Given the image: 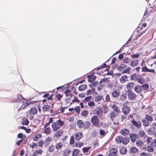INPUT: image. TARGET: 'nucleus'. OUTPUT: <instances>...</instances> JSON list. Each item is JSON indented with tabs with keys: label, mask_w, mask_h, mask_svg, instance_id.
Here are the masks:
<instances>
[{
	"label": "nucleus",
	"mask_w": 156,
	"mask_h": 156,
	"mask_svg": "<svg viewBox=\"0 0 156 156\" xmlns=\"http://www.w3.org/2000/svg\"><path fill=\"white\" fill-rule=\"evenodd\" d=\"M71 151L68 148L64 150L62 154L63 156H68L71 153Z\"/></svg>",
	"instance_id": "28"
},
{
	"label": "nucleus",
	"mask_w": 156,
	"mask_h": 156,
	"mask_svg": "<svg viewBox=\"0 0 156 156\" xmlns=\"http://www.w3.org/2000/svg\"><path fill=\"white\" fill-rule=\"evenodd\" d=\"M137 80L138 82L141 84H143L145 82L144 79L141 77H138Z\"/></svg>",
	"instance_id": "50"
},
{
	"label": "nucleus",
	"mask_w": 156,
	"mask_h": 156,
	"mask_svg": "<svg viewBox=\"0 0 156 156\" xmlns=\"http://www.w3.org/2000/svg\"><path fill=\"white\" fill-rule=\"evenodd\" d=\"M134 85L135 84L134 82H131L128 83L126 85V88L127 89V91L132 90L131 89L133 88Z\"/></svg>",
	"instance_id": "15"
},
{
	"label": "nucleus",
	"mask_w": 156,
	"mask_h": 156,
	"mask_svg": "<svg viewBox=\"0 0 156 156\" xmlns=\"http://www.w3.org/2000/svg\"><path fill=\"white\" fill-rule=\"evenodd\" d=\"M54 146L53 145H51L48 147V151L50 153H51L54 151Z\"/></svg>",
	"instance_id": "44"
},
{
	"label": "nucleus",
	"mask_w": 156,
	"mask_h": 156,
	"mask_svg": "<svg viewBox=\"0 0 156 156\" xmlns=\"http://www.w3.org/2000/svg\"><path fill=\"white\" fill-rule=\"evenodd\" d=\"M37 112V109L35 108H32L29 111V114L30 115H33L36 114Z\"/></svg>",
	"instance_id": "23"
},
{
	"label": "nucleus",
	"mask_w": 156,
	"mask_h": 156,
	"mask_svg": "<svg viewBox=\"0 0 156 156\" xmlns=\"http://www.w3.org/2000/svg\"><path fill=\"white\" fill-rule=\"evenodd\" d=\"M129 152L132 154H134L138 151V149L135 147H133L130 148Z\"/></svg>",
	"instance_id": "38"
},
{
	"label": "nucleus",
	"mask_w": 156,
	"mask_h": 156,
	"mask_svg": "<svg viewBox=\"0 0 156 156\" xmlns=\"http://www.w3.org/2000/svg\"><path fill=\"white\" fill-rule=\"evenodd\" d=\"M156 129V124L153 123L152 124V127L148 130V134L150 135H153Z\"/></svg>",
	"instance_id": "9"
},
{
	"label": "nucleus",
	"mask_w": 156,
	"mask_h": 156,
	"mask_svg": "<svg viewBox=\"0 0 156 156\" xmlns=\"http://www.w3.org/2000/svg\"><path fill=\"white\" fill-rule=\"evenodd\" d=\"M87 88V86L85 84H83L79 87L78 89L80 91H83L85 90Z\"/></svg>",
	"instance_id": "45"
},
{
	"label": "nucleus",
	"mask_w": 156,
	"mask_h": 156,
	"mask_svg": "<svg viewBox=\"0 0 156 156\" xmlns=\"http://www.w3.org/2000/svg\"><path fill=\"white\" fill-rule=\"evenodd\" d=\"M141 87L144 90H146L149 88V86L147 83H145L143 85L141 86Z\"/></svg>",
	"instance_id": "54"
},
{
	"label": "nucleus",
	"mask_w": 156,
	"mask_h": 156,
	"mask_svg": "<svg viewBox=\"0 0 156 156\" xmlns=\"http://www.w3.org/2000/svg\"><path fill=\"white\" fill-rule=\"evenodd\" d=\"M80 152V150L78 149H74L72 153V156H77L78 155Z\"/></svg>",
	"instance_id": "37"
},
{
	"label": "nucleus",
	"mask_w": 156,
	"mask_h": 156,
	"mask_svg": "<svg viewBox=\"0 0 156 156\" xmlns=\"http://www.w3.org/2000/svg\"><path fill=\"white\" fill-rule=\"evenodd\" d=\"M118 151L115 148H112L110 149L109 151V154L108 156H117Z\"/></svg>",
	"instance_id": "6"
},
{
	"label": "nucleus",
	"mask_w": 156,
	"mask_h": 156,
	"mask_svg": "<svg viewBox=\"0 0 156 156\" xmlns=\"http://www.w3.org/2000/svg\"><path fill=\"white\" fill-rule=\"evenodd\" d=\"M137 136H138V138L140 137L144 139L147 137V135L145 132L142 131H139Z\"/></svg>",
	"instance_id": "16"
},
{
	"label": "nucleus",
	"mask_w": 156,
	"mask_h": 156,
	"mask_svg": "<svg viewBox=\"0 0 156 156\" xmlns=\"http://www.w3.org/2000/svg\"><path fill=\"white\" fill-rule=\"evenodd\" d=\"M95 114L97 115V116L101 117L102 116V109L99 106L96 107L94 109Z\"/></svg>",
	"instance_id": "7"
},
{
	"label": "nucleus",
	"mask_w": 156,
	"mask_h": 156,
	"mask_svg": "<svg viewBox=\"0 0 156 156\" xmlns=\"http://www.w3.org/2000/svg\"><path fill=\"white\" fill-rule=\"evenodd\" d=\"M143 144V141L139 139L137 140L136 141V145L138 147H141Z\"/></svg>",
	"instance_id": "42"
},
{
	"label": "nucleus",
	"mask_w": 156,
	"mask_h": 156,
	"mask_svg": "<svg viewBox=\"0 0 156 156\" xmlns=\"http://www.w3.org/2000/svg\"><path fill=\"white\" fill-rule=\"evenodd\" d=\"M128 78V77L127 76L124 75L120 78V82L122 83H124L127 80Z\"/></svg>",
	"instance_id": "27"
},
{
	"label": "nucleus",
	"mask_w": 156,
	"mask_h": 156,
	"mask_svg": "<svg viewBox=\"0 0 156 156\" xmlns=\"http://www.w3.org/2000/svg\"><path fill=\"white\" fill-rule=\"evenodd\" d=\"M63 146V144L62 142H59L56 144L55 147L56 150H60L62 148Z\"/></svg>",
	"instance_id": "29"
},
{
	"label": "nucleus",
	"mask_w": 156,
	"mask_h": 156,
	"mask_svg": "<svg viewBox=\"0 0 156 156\" xmlns=\"http://www.w3.org/2000/svg\"><path fill=\"white\" fill-rule=\"evenodd\" d=\"M95 89L94 88H92L88 90L87 92V95H90L91 94H92L95 91Z\"/></svg>",
	"instance_id": "52"
},
{
	"label": "nucleus",
	"mask_w": 156,
	"mask_h": 156,
	"mask_svg": "<svg viewBox=\"0 0 156 156\" xmlns=\"http://www.w3.org/2000/svg\"><path fill=\"white\" fill-rule=\"evenodd\" d=\"M91 123L89 121H85L83 122V128L84 129H88L90 126Z\"/></svg>",
	"instance_id": "19"
},
{
	"label": "nucleus",
	"mask_w": 156,
	"mask_h": 156,
	"mask_svg": "<svg viewBox=\"0 0 156 156\" xmlns=\"http://www.w3.org/2000/svg\"><path fill=\"white\" fill-rule=\"evenodd\" d=\"M117 115L115 112H111L110 114V119L112 121H113L114 119L116 117Z\"/></svg>",
	"instance_id": "33"
},
{
	"label": "nucleus",
	"mask_w": 156,
	"mask_h": 156,
	"mask_svg": "<svg viewBox=\"0 0 156 156\" xmlns=\"http://www.w3.org/2000/svg\"><path fill=\"white\" fill-rule=\"evenodd\" d=\"M139 63V61L138 60L135 59L132 60L130 63V65L132 67L136 66Z\"/></svg>",
	"instance_id": "31"
},
{
	"label": "nucleus",
	"mask_w": 156,
	"mask_h": 156,
	"mask_svg": "<svg viewBox=\"0 0 156 156\" xmlns=\"http://www.w3.org/2000/svg\"><path fill=\"white\" fill-rule=\"evenodd\" d=\"M92 123L95 126L97 127L99 124V120L98 117L96 115L93 116L91 119Z\"/></svg>",
	"instance_id": "4"
},
{
	"label": "nucleus",
	"mask_w": 156,
	"mask_h": 156,
	"mask_svg": "<svg viewBox=\"0 0 156 156\" xmlns=\"http://www.w3.org/2000/svg\"><path fill=\"white\" fill-rule=\"evenodd\" d=\"M51 141V138L50 137H48L44 141V144L45 147L48 146Z\"/></svg>",
	"instance_id": "21"
},
{
	"label": "nucleus",
	"mask_w": 156,
	"mask_h": 156,
	"mask_svg": "<svg viewBox=\"0 0 156 156\" xmlns=\"http://www.w3.org/2000/svg\"><path fill=\"white\" fill-rule=\"evenodd\" d=\"M67 107H63L62 106H60V108H59V110H60V112H59V113H63L64 112L66 108L67 109Z\"/></svg>",
	"instance_id": "63"
},
{
	"label": "nucleus",
	"mask_w": 156,
	"mask_h": 156,
	"mask_svg": "<svg viewBox=\"0 0 156 156\" xmlns=\"http://www.w3.org/2000/svg\"><path fill=\"white\" fill-rule=\"evenodd\" d=\"M145 119L147 121H149L151 122H152L153 120V119L152 117L148 115H146Z\"/></svg>",
	"instance_id": "53"
},
{
	"label": "nucleus",
	"mask_w": 156,
	"mask_h": 156,
	"mask_svg": "<svg viewBox=\"0 0 156 156\" xmlns=\"http://www.w3.org/2000/svg\"><path fill=\"white\" fill-rule=\"evenodd\" d=\"M130 138L132 142H134L137 138L136 135L134 133H131L129 135Z\"/></svg>",
	"instance_id": "22"
},
{
	"label": "nucleus",
	"mask_w": 156,
	"mask_h": 156,
	"mask_svg": "<svg viewBox=\"0 0 156 156\" xmlns=\"http://www.w3.org/2000/svg\"><path fill=\"white\" fill-rule=\"evenodd\" d=\"M109 81L108 78H105L103 79H102L99 82V84L102 86V87H104L106 84V83H108Z\"/></svg>",
	"instance_id": "14"
},
{
	"label": "nucleus",
	"mask_w": 156,
	"mask_h": 156,
	"mask_svg": "<svg viewBox=\"0 0 156 156\" xmlns=\"http://www.w3.org/2000/svg\"><path fill=\"white\" fill-rule=\"evenodd\" d=\"M89 114V112L88 110H85L82 111L81 113V115L84 117H86Z\"/></svg>",
	"instance_id": "39"
},
{
	"label": "nucleus",
	"mask_w": 156,
	"mask_h": 156,
	"mask_svg": "<svg viewBox=\"0 0 156 156\" xmlns=\"http://www.w3.org/2000/svg\"><path fill=\"white\" fill-rule=\"evenodd\" d=\"M76 124L79 128H83V122L82 120L80 119L78 120L76 122Z\"/></svg>",
	"instance_id": "25"
},
{
	"label": "nucleus",
	"mask_w": 156,
	"mask_h": 156,
	"mask_svg": "<svg viewBox=\"0 0 156 156\" xmlns=\"http://www.w3.org/2000/svg\"><path fill=\"white\" fill-rule=\"evenodd\" d=\"M134 89L136 92L138 93H141L142 90L141 86L139 85H136Z\"/></svg>",
	"instance_id": "20"
},
{
	"label": "nucleus",
	"mask_w": 156,
	"mask_h": 156,
	"mask_svg": "<svg viewBox=\"0 0 156 156\" xmlns=\"http://www.w3.org/2000/svg\"><path fill=\"white\" fill-rule=\"evenodd\" d=\"M142 71L144 72H151L152 73H155V71L154 69H149L145 66L143 67L142 68Z\"/></svg>",
	"instance_id": "17"
},
{
	"label": "nucleus",
	"mask_w": 156,
	"mask_h": 156,
	"mask_svg": "<svg viewBox=\"0 0 156 156\" xmlns=\"http://www.w3.org/2000/svg\"><path fill=\"white\" fill-rule=\"evenodd\" d=\"M75 142L74 137L73 136H71L69 144L70 145L73 144Z\"/></svg>",
	"instance_id": "58"
},
{
	"label": "nucleus",
	"mask_w": 156,
	"mask_h": 156,
	"mask_svg": "<svg viewBox=\"0 0 156 156\" xmlns=\"http://www.w3.org/2000/svg\"><path fill=\"white\" fill-rule=\"evenodd\" d=\"M22 124L23 125L27 126L29 124V121L28 120L25 118L23 119Z\"/></svg>",
	"instance_id": "43"
},
{
	"label": "nucleus",
	"mask_w": 156,
	"mask_h": 156,
	"mask_svg": "<svg viewBox=\"0 0 156 156\" xmlns=\"http://www.w3.org/2000/svg\"><path fill=\"white\" fill-rule=\"evenodd\" d=\"M130 112L129 108L126 106H123L122 109V112L125 115H127Z\"/></svg>",
	"instance_id": "13"
},
{
	"label": "nucleus",
	"mask_w": 156,
	"mask_h": 156,
	"mask_svg": "<svg viewBox=\"0 0 156 156\" xmlns=\"http://www.w3.org/2000/svg\"><path fill=\"white\" fill-rule=\"evenodd\" d=\"M120 133L123 136H127L129 133V130L128 129L124 128L121 130Z\"/></svg>",
	"instance_id": "18"
},
{
	"label": "nucleus",
	"mask_w": 156,
	"mask_h": 156,
	"mask_svg": "<svg viewBox=\"0 0 156 156\" xmlns=\"http://www.w3.org/2000/svg\"><path fill=\"white\" fill-rule=\"evenodd\" d=\"M64 124V121H62L61 119H59L53 122L51 125V127L53 131H56L63 126Z\"/></svg>",
	"instance_id": "2"
},
{
	"label": "nucleus",
	"mask_w": 156,
	"mask_h": 156,
	"mask_svg": "<svg viewBox=\"0 0 156 156\" xmlns=\"http://www.w3.org/2000/svg\"><path fill=\"white\" fill-rule=\"evenodd\" d=\"M129 141L130 140L129 137H125L124 138L123 137L122 143L124 145H126L129 142Z\"/></svg>",
	"instance_id": "34"
},
{
	"label": "nucleus",
	"mask_w": 156,
	"mask_h": 156,
	"mask_svg": "<svg viewBox=\"0 0 156 156\" xmlns=\"http://www.w3.org/2000/svg\"><path fill=\"white\" fill-rule=\"evenodd\" d=\"M147 150L148 152H152L154 151V149L152 146H149L147 147Z\"/></svg>",
	"instance_id": "56"
},
{
	"label": "nucleus",
	"mask_w": 156,
	"mask_h": 156,
	"mask_svg": "<svg viewBox=\"0 0 156 156\" xmlns=\"http://www.w3.org/2000/svg\"><path fill=\"white\" fill-rule=\"evenodd\" d=\"M126 98V93L122 94L120 96V99L122 101L125 100Z\"/></svg>",
	"instance_id": "49"
},
{
	"label": "nucleus",
	"mask_w": 156,
	"mask_h": 156,
	"mask_svg": "<svg viewBox=\"0 0 156 156\" xmlns=\"http://www.w3.org/2000/svg\"><path fill=\"white\" fill-rule=\"evenodd\" d=\"M127 96L128 98L130 100H135L136 97V96L135 93L132 90L127 91Z\"/></svg>",
	"instance_id": "5"
},
{
	"label": "nucleus",
	"mask_w": 156,
	"mask_h": 156,
	"mask_svg": "<svg viewBox=\"0 0 156 156\" xmlns=\"http://www.w3.org/2000/svg\"><path fill=\"white\" fill-rule=\"evenodd\" d=\"M65 94L66 97L70 96V97L72 98L73 96V94L71 93V91L69 89L66 90L65 91Z\"/></svg>",
	"instance_id": "41"
},
{
	"label": "nucleus",
	"mask_w": 156,
	"mask_h": 156,
	"mask_svg": "<svg viewBox=\"0 0 156 156\" xmlns=\"http://www.w3.org/2000/svg\"><path fill=\"white\" fill-rule=\"evenodd\" d=\"M127 67V66L125 64H121L119 67L118 69L121 71L122 69H125Z\"/></svg>",
	"instance_id": "51"
},
{
	"label": "nucleus",
	"mask_w": 156,
	"mask_h": 156,
	"mask_svg": "<svg viewBox=\"0 0 156 156\" xmlns=\"http://www.w3.org/2000/svg\"><path fill=\"white\" fill-rule=\"evenodd\" d=\"M103 99V97L102 95H97L95 98L94 101L96 102H100Z\"/></svg>",
	"instance_id": "30"
},
{
	"label": "nucleus",
	"mask_w": 156,
	"mask_h": 156,
	"mask_svg": "<svg viewBox=\"0 0 156 156\" xmlns=\"http://www.w3.org/2000/svg\"><path fill=\"white\" fill-rule=\"evenodd\" d=\"M90 148V147H84L83 149V151L84 153H87L89 150Z\"/></svg>",
	"instance_id": "57"
},
{
	"label": "nucleus",
	"mask_w": 156,
	"mask_h": 156,
	"mask_svg": "<svg viewBox=\"0 0 156 156\" xmlns=\"http://www.w3.org/2000/svg\"><path fill=\"white\" fill-rule=\"evenodd\" d=\"M88 105L91 107H94L95 106V104L94 101H90L88 103Z\"/></svg>",
	"instance_id": "59"
},
{
	"label": "nucleus",
	"mask_w": 156,
	"mask_h": 156,
	"mask_svg": "<svg viewBox=\"0 0 156 156\" xmlns=\"http://www.w3.org/2000/svg\"><path fill=\"white\" fill-rule=\"evenodd\" d=\"M131 60L130 58L127 57H125L123 59V63H128Z\"/></svg>",
	"instance_id": "55"
},
{
	"label": "nucleus",
	"mask_w": 156,
	"mask_h": 156,
	"mask_svg": "<svg viewBox=\"0 0 156 156\" xmlns=\"http://www.w3.org/2000/svg\"><path fill=\"white\" fill-rule=\"evenodd\" d=\"M44 133L47 134H50L51 133V128L50 127H46L45 126H44Z\"/></svg>",
	"instance_id": "32"
},
{
	"label": "nucleus",
	"mask_w": 156,
	"mask_h": 156,
	"mask_svg": "<svg viewBox=\"0 0 156 156\" xmlns=\"http://www.w3.org/2000/svg\"><path fill=\"white\" fill-rule=\"evenodd\" d=\"M91 99L92 97L91 96H89L85 97V98L83 100V101L89 102V101H91Z\"/></svg>",
	"instance_id": "61"
},
{
	"label": "nucleus",
	"mask_w": 156,
	"mask_h": 156,
	"mask_svg": "<svg viewBox=\"0 0 156 156\" xmlns=\"http://www.w3.org/2000/svg\"><path fill=\"white\" fill-rule=\"evenodd\" d=\"M63 96V94H59L56 95L55 99L56 101H60Z\"/></svg>",
	"instance_id": "47"
},
{
	"label": "nucleus",
	"mask_w": 156,
	"mask_h": 156,
	"mask_svg": "<svg viewBox=\"0 0 156 156\" xmlns=\"http://www.w3.org/2000/svg\"><path fill=\"white\" fill-rule=\"evenodd\" d=\"M131 68L130 67H128L126 69L123 70L122 71V73L123 74L125 73H129V72Z\"/></svg>",
	"instance_id": "62"
},
{
	"label": "nucleus",
	"mask_w": 156,
	"mask_h": 156,
	"mask_svg": "<svg viewBox=\"0 0 156 156\" xmlns=\"http://www.w3.org/2000/svg\"><path fill=\"white\" fill-rule=\"evenodd\" d=\"M120 90L118 89H116L114 90L112 93L111 95L114 98L118 97L120 94Z\"/></svg>",
	"instance_id": "11"
},
{
	"label": "nucleus",
	"mask_w": 156,
	"mask_h": 156,
	"mask_svg": "<svg viewBox=\"0 0 156 156\" xmlns=\"http://www.w3.org/2000/svg\"><path fill=\"white\" fill-rule=\"evenodd\" d=\"M83 145V142H76L75 143V146L76 147H80Z\"/></svg>",
	"instance_id": "48"
},
{
	"label": "nucleus",
	"mask_w": 156,
	"mask_h": 156,
	"mask_svg": "<svg viewBox=\"0 0 156 156\" xmlns=\"http://www.w3.org/2000/svg\"><path fill=\"white\" fill-rule=\"evenodd\" d=\"M88 82L90 83H91L94 81L96 79V76L93 75H91L87 76Z\"/></svg>",
	"instance_id": "24"
},
{
	"label": "nucleus",
	"mask_w": 156,
	"mask_h": 156,
	"mask_svg": "<svg viewBox=\"0 0 156 156\" xmlns=\"http://www.w3.org/2000/svg\"><path fill=\"white\" fill-rule=\"evenodd\" d=\"M17 100L16 101V103L18 105L17 107H19L18 111L23 110L25 108L26 106L29 105L30 103L23 101L24 98L21 95L18 94L16 96Z\"/></svg>",
	"instance_id": "1"
},
{
	"label": "nucleus",
	"mask_w": 156,
	"mask_h": 156,
	"mask_svg": "<svg viewBox=\"0 0 156 156\" xmlns=\"http://www.w3.org/2000/svg\"><path fill=\"white\" fill-rule=\"evenodd\" d=\"M42 135L41 134H37L35 135V136L33 137V139L34 141H37L39 139L41 138Z\"/></svg>",
	"instance_id": "36"
},
{
	"label": "nucleus",
	"mask_w": 156,
	"mask_h": 156,
	"mask_svg": "<svg viewBox=\"0 0 156 156\" xmlns=\"http://www.w3.org/2000/svg\"><path fill=\"white\" fill-rule=\"evenodd\" d=\"M83 137V134L82 132H79L76 133L75 135L76 140L79 141Z\"/></svg>",
	"instance_id": "10"
},
{
	"label": "nucleus",
	"mask_w": 156,
	"mask_h": 156,
	"mask_svg": "<svg viewBox=\"0 0 156 156\" xmlns=\"http://www.w3.org/2000/svg\"><path fill=\"white\" fill-rule=\"evenodd\" d=\"M54 134V136L56 138H58L62 136L63 133V130L62 129H58Z\"/></svg>",
	"instance_id": "12"
},
{
	"label": "nucleus",
	"mask_w": 156,
	"mask_h": 156,
	"mask_svg": "<svg viewBox=\"0 0 156 156\" xmlns=\"http://www.w3.org/2000/svg\"><path fill=\"white\" fill-rule=\"evenodd\" d=\"M34 151L37 155L38 154L39 155H41L43 152V151L41 149H39L37 150H36Z\"/></svg>",
	"instance_id": "60"
},
{
	"label": "nucleus",
	"mask_w": 156,
	"mask_h": 156,
	"mask_svg": "<svg viewBox=\"0 0 156 156\" xmlns=\"http://www.w3.org/2000/svg\"><path fill=\"white\" fill-rule=\"evenodd\" d=\"M131 122L133 126H134L138 129L140 128L141 126V123L140 121H136L134 119H133L131 120Z\"/></svg>",
	"instance_id": "8"
},
{
	"label": "nucleus",
	"mask_w": 156,
	"mask_h": 156,
	"mask_svg": "<svg viewBox=\"0 0 156 156\" xmlns=\"http://www.w3.org/2000/svg\"><path fill=\"white\" fill-rule=\"evenodd\" d=\"M42 111L44 112H50V114L53 113V110L50 105L47 104H44L42 107Z\"/></svg>",
	"instance_id": "3"
},
{
	"label": "nucleus",
	"mask_w": 156,
	"mask_h": 156,
	"mask_svg": "<svg viewBox=\"0 0 156 156\" xmlns=\"http://www.w3.org/2000/svg\"><path fill=\"white\" fill-rule=\"evenodd\" d=\"M145 31H144L141 32V33H140L138 30H136V32L135 33V34H136V37H140V36L142 35L143 34L145 33Z\"/></svg>",
	"instance_id": "46"
},
{
	"label": "nucleus",
	"mask_w": 156,
	"mask_h": 156,
	"mask_svg": "<svg viewBox=\"0 0 156 156\" xmlns=\"http://www.w3.org/2000/svg\"><path fill=\"white\" fill-rule=\"evenodd\" d=\"M127 150L126 147H123L120 148L119 152L121 154H126L127 152Z\"/></svg>",
	"instance_id": "40"
},
{
	"label": "nucleus",
	"mask_w": 156,
	"mask_h": 156,
	"mask_svg": "<svg viewBox=\"0 0 156 156\" xmlns=\"http://www.w3.org/2000/svg\"><path fill=\"white\" fill-rule=\"evenodd\" d=\"M142 122L143 125L144 126H147L149 125V122L147 120H144Z\"/></svg>",
	"instance_id": "64"
},
{
	"label": "nucleus",
	"mask_w": 156,
	"mask_h": 156,
	"mask_svg": "<svg viewBox=\"0 0 156 156\" xmlns=\"http://www.w3.org/2000/svg\"><path fill=\"white\" fill-rule=\"evenodd\" d=\"M123 137L121 135L118 136L115 139V142L117 144H119L122 143Z\"/></svg>",
	"instance_id": "26"
},
{
	"label": "nucleus",
	"mask_w": 156,
	"mask_h": 156,
	"mask_svg": "<svg viewBox=\"0 0 156 156\" xmlns=\"http://www.w3.org/2000/svg\"><path fill=\"white\" fill-rule=\"evenodd\" d=\"M102 113L105 114L108 112V108L106 105H102Z\"/></svg>",
	"instance_id": "35"
}]
</instances>
